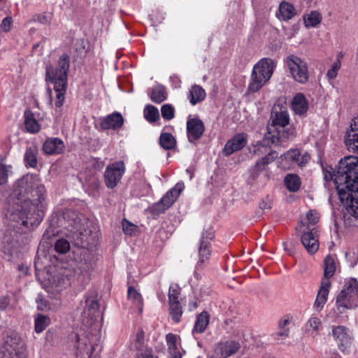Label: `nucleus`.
<instances>
[{
  "label": "nucleus",
  "mask_w": 358,
  "mask_h": 358,
  "mask_svg": "<svg viewBox=\"0 0 358 358\" xmlns=\"http://www.w3.org/2000/svg\"><path fill=\"white\" fill-rule=\"evenodd\" d=\"M259 207L262 210H267L271 208V200L266 197L259 203Z\"/></svg>",
  "instance_id": "obj_58"
},
{
  "label": "nucleus",
  "mask_w": 358,
  "mask_h": 358,
  "mask_svg": "<svg viewBox=\"0 0 358 358\" xmlns=\"http://www.w3.org/2000/svg\"><path fill=\"white\" fill-rule=\"evenodd\" d=\"M201 96V87L199 85H194L189 91V99L192 105L199 102Z\"/></svg>",
  "instance_id": "obj_41"
},
{
  "label": "nucleus",
  "mask_w": 358,
  "mask_h": 358,
  "mask_svg": "<svg viewBox=\"0 0 358 358\" xmlns=\"http://www.w3.org/2000/svg\"><path fill=\"white\" fill-rule=\"evenodd\" d=\"M127 298L138 309L139 312L143 311V299L134 287H129L127 291Z\"/></svg>",
  "instance_id": "obj_32"
},
{
  "label": "nucleus",
  "mask_w": 358,
  "mask_h": 358,
  "mask_svg": "<svg viewBox=\"0 0 358 358\" xmlns=\"http://www.w3.org/2000/svg\"><path fill=\"white\" fill-rule=\"evenodd\" d=\"M310 157L308 155H301L299 150H290L280 157L281 166L284 169H290L296 165L304 166Z\"/></svg>",
  "instance_id": "obj_17"
},
{
  "label": "nucleus",
  "mask_w": 358,
  "mask_h": 358,
  "mask_svg": "<svg viewBox=\"0 0 358 358\" xmlns=\"http://www.w3.org/2000/svg\"><path fill=\"white\" fill-rule=\"evenodd\" d=\"M50 324L49 317L42 314H38L34 320L35 331L37 334L41 333Z\"/></svg>",
  "instance_id": "obj_36"
},
{
  "label": "nucleus",
  "mask_w": 358,
  "mask_h": 358,
  "mask_svg": "<svg viewBox=\"0 0 358 358\" xmlns=\"http://www.w3.org/2000/svg\"><path fill=\"white\" fill-rule=\"evenodd\" d=\"M145 338V334L141 329H138L136 334L135 348L138 351H142L143 349V342Z\"/></svg>",
  "instance_id": "obj_47"
},
{
  "label": "nucleus",
  "mask_w": 358,
  "mask_h": 358,
  "mask_svg": "<svg viewBox=\"0 0 358 358\" xmlns=\"http://www.w3.org/2000/svg\"><path fill=\"white\" fill-rule=\"evenodd\" d=\"M181 288L177 284H171L169 289V302L181 301Z\"/></svg>",
  "instance_id": "obj_40"
},
{
  "label": "nucleus",
  "mask_w": 358,
  "mask_h": 358,
  "mask_svg": "<svg viewBox=\"0 0 358 358\" xmlns=\"http://www.w3.org/2000/svg\"><path fill=\"white\" fill-rule=\"evenodd\" d=\"M34 20L41 24H47L49 22V19L45 14H38L35 15L34 17Z\"/></svg>",
  "instance_id": "obj_57"
},
{
  "label": "nucleus",
  "mask_w": 358,
  "mask_h": 358,
  "mask_svg": "<svg viewBox=\"0 0 358 358\" xmlns=\"http://www.w3.org/2000/svg\"><path fill=\"white\" fill-rule=\"evenodd\" d=\"M37 308L41 310H46L50 308L48 301L44 299L41 295L36 298Z\"/></svg>",
  "instance_id": "obj_53"
},
{
  "label": "nucleus",
  "mask_w": 358,
  "mask_h": 358,
  "mask_svg": "<svg viewBox=\"0 0 358 358\" xmlns=\"http://www.w3.org/2000/svg\"><path fill=\"white\" fill-rule=\"evenodd\" d=\"M124 124V118L121 113L114 112L101 119L100 127L102 130L118 129Z\"/></svg>",
  "instance_id": "obj_20"
},
{
  "label": "nucleus",
  "mask_w": 358,
  "mask_h": 358,
  "mask_svg": "<svg viewBox=\"0 0 358 358\" xmlns=\"http://www.w3.org/2000/svg\"><path fill=\"white\" fill-rule=\"evenodd\" d=\"M166 341L168 346V350H176L178 348L177 346V336L169 333L166 336Z\"/></svg>",
  "instance_id": "obj_48"
},
{
  "label": "nucleus",
  "mask_w": 358,
  "mask_h": 358,
  "mask_svg": "<svg viewBox=\"0 0 358 358\" xmlns=\"http://www.w3.org/2000/svg\"><path fill=\"white\" fill-rule=\"evenodd\" d=\"M205 238L207 240L212 241L214 238V232L213 231H207Z\"/></svg>",
  "instance_id": "obj_63"
},
{
  "label": "nucleus",
  "mask_w": 358,
  "mask_h": 358,
  "mask_svg": "<svg viewBox=\"0 0 358 358\" xmlns=\"http://www.w3.org/2000/svg\"><path fill=\"white\" fill-rule=\"evenodd\" d=\"M331 282L327 279H322L320 287L317 292L313 308L317 312H320L326 304L329 293Z\"/></svg>",
  "instance_id": "obj_21"
},
{
  "label": "nucleus",
  "mask_w": 358,
  "mask_h": 358,
  "mask_svg": "<svg viewBox=\"0 0 358 358\" xmlns=\"http://www.w3.org/2000/svg\"><path fill=\"white\" fill-rule=\"evenodd\" d=\"M322 327V323L320 318L313 315L310 317L306 324V331L311 333L312 334H317L321 329Z\"/></svg>",
  "instance_id": "obj_34"
},
{
  "label": "nucleus",
  "mask_w": 358,
  "mask_h": 358,
  "mask_svg": "<svg viewBox=\"0 0 358 358\" xmlns=\"http://www.w3.org/2000/svg\"><path fill=\"white\" fill-rule=\"evenodd\" d=\"M346 133H358V117H355L350 124V129Z\"/></svg>",
  "instance_id": "obj_55"
},
{
  "label": "nucleus",
  "mask_w": 358,
  "mask_h": 358,
  "mask_svg": "<svg viewBox=\"0 0 358 358\" xmlns=\"http://www.w3.org/2000/svg\"><path fill=\"white\" fill-rule=\"evenodd\" d=\"M187 135L189 142L194 143L201 137V120L190 118L187 122Z\"/></svg>",
  "instance_id": "obj_23"
},
{
  "label": "nucleus",
  "mask_w": 358,
  "mask_h": 358,
  "mask_svg": "<svg viewBox=\"0 0 358 358\" xmlns=\"http://www.w3.org/2000/svg\"><path fill=\"white\" fill-rule=\"evenodd\" d=\"M64 148V143L59 138H48L45 141L43 146L44 152L48 155L59 154L62 152Z\"/></svg>",
  "instance_id": "obj_24"
},
{
  "label": "nucleus",
  "mask_w": 358,
  "mask_h": 358,
  "mask_svg": "<svg viewBox=\"0 0 358 358\" xmlns=\"http://www.w3.org/2000/svg\"><path fill=\"white\" fill-rule=\"evenodd\" d=\"M292 108L297 115H303L308 108V101L302 93H297L292 101Z\"/></svg>",
  "instance_id": "obj_25"
},
{
  "label": "nucleus",
  "mask_w": 358,
  "mask_h": 358,
  "mask_svg": "<svg viewBox=\"0 0 358 358\" xmlns=\"http://www.w3.org/2000/svg\"><path fill=\"white\" fill-rule=\"evenodd\" d=\"M289 122V117L287 110H280L274 113L272 115V123L268 126V132L262 141L255 143L253 152L255 154L266 152L269 146L287 138L284 129Z\"/></svg>",
  "instance_id": "obj_2"
},
{
  "label": "nucleus",
  "mask_w": 358,
  "mask_h": 358,
  "mask_svg": "<svg viewBox=\"0 0 358 358\" xmlns=\"http://www.w3.org/2000/svg\"><path fill=\"white\" fill-rule=\"evenodd\" d=\"M38 148L31 146L27 148L24 154V162L27 166L34 168L37 165Z\"/></svg>",
  "instance_id": "obj_33"
},
{
  "label": "nucleus",
  "mask_w": 358,
  "mask_h": 358,
  "mask_svg": "<svg viewBox=\"0 0 358 358\" xmlns=\"http://www.w3.org/2000/svg\"><path fill=\"white\" fill-rule=\"evenodd\" d=\"M296 230L300 235L301 242L306 250L310 255L315 254L318 250L320 245L316 229L315 227L310 228L303 221H301L296 227Z\"/></svg>",
  "instance_id": "obj_11"
},
{
  "label": "nucleus",
  "mask_w": 358,
  "mask_h": 358,
  "mask_svg": "<svg viewBox=\"0 0 358 358\" xmlns=\"http://www.w3.org/2000/svg\"><path fill=\"white\" fill-rule=\"evenodd\" d=\"M336 271L335 261L332 257L327 255L324 260V277L322 279L329 280Z\"/></svg>",
  "instance_id": "obj_31"
},
{
  "label": "nucleus",
  "mask_w": 358,
  "mask_h": 358,
  "mask_svg": "<svg viewBox=\"0 0 358 358\" xmlns=\"http://www.w3.org/2000/svg\"><path fill=\"white\" fill-rule=\"evenodd\" d=\"M55 250L60 254H65L70 250V244L65 239H59L55 244Z\"/></svg>",
  "instance_id": "obj_44"
},
{
  "label": "nucleus",
  "mask_w": 358,
  "mask_h": 358,
  "mask_svg": "<svg viewBox=\"0 0 358 358\" xmlns=\"http://www.w3.org/2000/svg\"><path fill=\"white\" fill-rule=\"evenodd\" d=\"M99 305L96 296L93 294L87 295L85 299V306L82 313L83 324L87 327H91L100 316L99 310Z\"/></svg>",
  "instance_id": "obj_15"
},
{
  "label": "nucleus",
  "mask_w": 358,
  "mask_h": 358,
  "mask_svg": "<svg viewBox=\"0 0 358 358\" xmlns=\"http://www.w3.org/2000/svg\"><path fill=\"white\" fill-rule=\"evenodd\" d=\"M201 313L197 315L196 321L195 322L194 327L192 329V334L196 340H199L198 336L201 333Z\"/></svg>",
  "instance_id": "obj_51"
},
{
  "label": "nucleus",
  "mask_w": 358,
  "mask_h": 358,
  "mask_svg": "<svg viewBox=\"0 0 358 358\" xmlns=\"http://www.w3.org/2000/svg\"><path fill=\"white\" fill-rule=\"evenodd\" d=\"M62 218L66 222L64 224L65 228L71 227V231L74 229L78 232L81 236L83 243L89 242L90 240L87 236L90 234L91 231L88 232L85 228V226L89 227L90 224L88 220L84 217H80L76 212L70 210L64 212Z\"/></svg>",
  "instance_id": "obj_9"
},
{
  "label": "nucleus",
  "mask_w": 358,
  "mask_h": 358,
  "mask_svg": "<svg viewBox=\"0 0 358 358\" xmlns=\"http://www.w3.org/2000/svg\"><path fill=\"white\" fill-rule=\"evenodd\" d=\"M358 307V282L355 278L346 280L342 290L336 299V307L334 309V317H338L346 310Z\"/></svg>",
  "instance_id": "obj_5"
},
{
  "label": "nucleus",
  "mask_w": 358,
  "mask_h": 358,
  "mask_svg": "<svg viewBox=\"0 0 358 358\" xmlns=\"http://www.w3.org/2000/svg\"><path fill=\"white\" fill-rule=\"evenodd\" d=\"M169 314L173 321L178 323L180 321L182 315V304L181 301L169 302Z\"/></svg>",
  "instance_id": "obj_29"
},
{
  "label": "nucleus",
  "mask_w": 358,
  "mask_h": 358,
  "mask_svg": "<svg viewBox=\"0 0 358 358\" xmlns=\"http://www.w3.org/2000/svg\"><path fill=\"white\" fill-rule=\"evenodd\" d=\"M144 117L150 122L157 121L159 117L158 109L152 106H147L144 110Z\"/></svg>",
  "instance_id": "obj_39"
},
{
  "label": "nucleus",
  "mask_w": 358,
  "mask_h": 358,
  "mask_svg": "<svg viewBox=\"0 0 358 358\" xmlns=\"http://www.w3.org/2000/svg\"><path fill=\"white\" fill-rule=\"evenodd\" d=\"M285 63L292 78L301 84L306 83L309 80L307 62L299 57L291 55L286 57Z\"/></svg>",
  "instance_id": "obj_8"
},
{
  "label": "nucleus",
  "mask_w": 358,
  "mask_h": 358,
  "mask_svg": "<svg viewBox=\"0 0 358 358\" xmlns=\"http://www.w3.org/2000/svg\"><path fill=\"white\" fill-rule=\"evenodd\" d=\"M11 166L2 164L0 162V185L5 184L8 180V172Z\"/></svg>",
  "instance_id": "obj_50"
},
{
  "label": "nucleus",
  "mask_w": 358,
  "mask_h": 358,
  "mask_svg": "<svg viewBox=\"0 0 358 358\" xmlns=\"http://www.w3.org/2000/svg\"><path fill=\"white\" fill-rule=\"evenodd\" d=\"M289 324V320H285L280 323V327L282 329L279 332V336L282 337H287L288 336V329H285V327Z\"/></svg>",
  "instance_id": "obj_59"
},
{
  "label": "nucleus",
  "mask_w": 358,
  "mask_h": 358,
  "mask_svg": "<svg viewBox=\"0 0 358 358\" xmlns=\"http://www.w3.org/2000/svg\"><path fill=\"white\" fill-rule=\"evenodd\" d=\"M246 143V135L244 133L238 134L227 141L222 150L223 155L226 157L230 156L234 152L241 150Z\"/></svg>",
  "instance_id": "obj_19"
},
{
  "label": "nucleus",
  "mask_w": 358,
  "mask_h": 358,
  "mask_svg": "<svg viewBox=\"0 0 358 358\" xmlns=\"http://www.w3.org/2000/svg\"><path fill=\"white\" fill-rule=\"evenodd\" d=\"M184 187L185 185L183 182H178L158 202L152 206L150 213L153 215H159L164 213L177 200Z\"/></svg>",
  "instance_id": "obj_10"
},
{
  "label": "nucleus",
  "mask_w": 358,
  "mask_h": 358,
  "mask_svg": "<svg viewBox=\"0 0 358 358\" xmlns=\"http://www.w3.org/2000/svg\"><path fill=\"white\" fill-rule=\"evenodd\" d=\"M240 348V343L234 340L220 342L214 349V357L215 358H227L235 354Z\"/></svg>",
  "instance_id": "obj_18"
},
{
  "label": "nucleus",
  "mask_w": 358,
  "mask_h": 358,
  "mask_svg": "<svg viewBox=\"0 0 358 358\" xmlns=\"http://www.w3.org/2000/svg\"><path fill=\"white\" fill-rule=\"evenodd\" d=\"M254 143L252 145V148H249L250 152L254 153L257 155H260L263 154H267L265 157H262L261 159H259L258 162H257L255 166L252 169V174L253 176H256L258 175V173L260 171H262L264 170L266 166H267L268 164L271 163L275 159L278 157V153L276 152H273L271 150V148H269L268 151L264 153H259V154H255L253 152L254 150Z\"/></svg>",
  "instance_id": "obj_22"
},
{
  "label": "nucleus",
  "mask_w": 358,
  "mask_h": 358,
  "mask_svg": "<svg viewBox=\"0 0 358 358\" xmlns=\"http://www.w3.org/2000/svg\"><path fill=\"white\" fill-rule=\"evenodd\" d=\"M170 358H181L182 355L178 348L169 351Z\"/></svg>",
  "instance_id": "obj_62"
},
{
  "label": "nucleus",
  "mask_w": 358,
  "mask_h": 358,
  "mask_svg": "<svg viewBox=\"0 0 358 358\" xmlns=\"http://www.w3.org/2000/svg\"><path fill=\"white\" fill-rule=\"evenodd\" d=\"M295 13V9L291 3L282 1L280 4L277 17L282 20H289L294 16Z\"/></svg>",
  "instance_id": "obj_27"
},
{
  "label": "nucleus",
  "mask_w": 358,
  "mask_h": 358,
  "mask_svg": "<svg viewBox=\"0 0 358 358\" xmlns=\"http://www.w3.org/2000/svg\"><path fill=\"white\" fill-rule=\"evenodd\" d=\"M322 21V15L317 11H311L303 16L304 25L307 28L315 27Z\"/></svg>",
  "instance_id": "obj_30"
},
{
  "label": "nucleus",
  "mask_w": 358,
  "mask_h": 358,
  "mask_svg": "<svg viewBox=\"0 0 358 358\" xmlns=\"http://www.w3.org/2000/svg\"><path fill=\"white\" fill-rule=\"evenodd\" d=\"M122 229L124 234L132 236L138 230V227L128 221L127 219H123L122 221Z\"/></svg>",
  "instance_id": "obj_43"
},
{
  "label": "nucleus",
  "mask_w": 358,
  "mask_h": 358,
  "mask_svg": "<svg viewBox=\"0 0 358 358\" xmlns=\"http://www.w3.org/2000/svg\"><path fill=\"white\" fill-rule=\"evenodd\" d=\"M1 358H26L24 343L16 334L8 336L6 341V350Z\"/></svg>",
  "instance_id": "obj_14"
},
{
  "label": "nucleus",
  "mask_w": 358,
  "mask_h": 358,
  "mask_svg": "<svg viewBox=\"0 0 358 358\" xmlns=\"http://www.w3.org/2000/svg\"><path fill=\"white\" fill-rule=\"evenodd\" d=\"M69 64L70 57L67 54L64 53L59 57L56 67L53 66L46 67V80L53 85L56 93L55 104L57 108L63 105L65 99Z\"/></svg>",
  "instance_id": "obj_3"
},
{
  "label": "nucleus",
  "mask_w": 358,
  "mask_h": 358,
  "mask_svg": "<svg viewBox=\"0 0 358 358\" xmlns=\"http://www.w3.org/2000/svg\"><path fill=\"white\" fill-rule=\"evenodd\" d=\"M165 91L162 85H157L152 88L150 99L156 103H160L166 99Z\"/></svg>",
  "instance_id": "obj_38"
},
{
  "label": "nucleus",
  "mask_w": 358,
  "mask_h": 358,
  "mask_svg": "<svg viewBox=\"0 0 358 358\" xmlns=\"http://www.w3.org/2000/svg\"><path fill=\"white\" fill-rule=\"evenodd\" d=\"M125 167L122 161L114 162L107 166L104 173V180L107 187L113 189L120 181Z\"/></svg>",
  "instance_id": "obj_16"
},
{
  "label": "nucleus",
  "mask_w": 358,
  "mask_h": 358,
  "mask_svg": "<svg viewBox=\"0 0 358 358\" xmlns=\"http://www.w3.org/2000/svg\"><path fill=\"white\" fill-rule=\"evenodd\" d=\"M24 126L29 133L36 134L40 131L41 127L34 117L32 112L27 110L24 113Z\"/></svg>",
  "instance_id": "obj_26"
},
{
  "label": "nucleus",
  "mask_w": 358,
  "mask_h": 358,
  "mask_svg": "<svg viewBox=\"0 0 358 358\" xmlns=\"http://www.w3.org/2000/svg\"><path fill=\"white\" fill-rule=\"evenodd\" d=\"M341 62L339 59H337L336 62H334L330 69L328 70L327 73V76L329 80L334 79L337 74L338 71L341 69Z\"/></svg>",
  "instance_id": "obj_45"
},
{
  "label": "nucleus",
  "mask_w": 358,
  "mask_h": 358,
  "mask_svg": "<svg viewBox=\"0 0 358 358\" xmlns=\"http://www.w3.org/2000/svg\"><path fill=\"white\" fill-rule=\"evenodd\" d=\"M186 172L189 174V179L191 180L193 177L194 168L193 166H190L186 170Z\"/></svg>",
  "instance_id": "obj_64"
},
{
  "label": "nucleus",
  "mask_w": 358,
  "mask_h": 358,
  "mask_svg": "<svg viewBox=\"0 0 358 358\" xmlns=\"http://www.w3.org/2000/svg\"><path fill=\"white\" fill-rule=\"evenodd\" d=\"M204 236H203V239ZM212 250L209 242L204 243L203 240V262L206 259H208L211 255Z\"/></svg>",
  "instance_id": "obj_54"
},
{
  "label": "nucleus",
  "mask_w": 358,
  "mask_h": 358,
  "mask_svg": "<svg viewBox=\"0 0 358 358\" xmlns=\"http://www.w3.org/2000/svg\"><path fill=\"white\" fill-rule=\"evenodd\" d=\"M166 341L168 346V350H176L178 348L177 346V336L169 333L166 336Z\"/></svg>",
  "instance_id": "obj_49"
},
{
  "label": "nucleus",
  "mask_w": 358,
  "mask_h": 358,
  "mask_svg": "<svg viewBox=\"0 0 358 358\" xmlns=\"http://www.w3.org/2000/svg\"><path fill=\"white\" fill-rule=\"evenodd\" d=\"M77 340V354L81 355H86L89 358H92L93 355H96L102 350L101 345V338L98 334L92 335L87 340L80 339L79 336H75Z\"/></svg>",
  "instance_id": "obj_12"
},
{
  "label": "nucleus",
  "mask_w": 358,
  "mask_h": 358,
  "mask_svg": "<svg viewBox=\"0 0 358 358\" xmlns=\"http://www.w3.org/2000/svg\"><path fill=\"white\" fill-rule=\"evenodd\" d=\"M161 112L162 117L165 120H170L174 117V108L170 104H164L162 106Z\"/></svg>",
  "instance_id": "obj_46"
},
{
  "label": "nucleus",
  "mask_w": 358,
  "mask_h": 358,
  "mask_svg": "<svg viewBox=\"0 0 358 358\" xmlns=\"http://www.w3.org/2000/svg\"><path fill=\"white\" fill-rule=\"evenodd\" d=\"M285 185L292 192H297L301 187V179L294 173L287 174L284 179Z\"/></svg>",
  "instance_id": "obj_28"
},
{
  "label": "nucleus",
  "mask_w": 358,
  "mask_h": 358,
  "mask_svg": "<svg viewBox=\"0 0 358 358\" xmlns=\"http://www.w3.org/2000/svg\"><path fill=\"white\" fill-rule=\"evenodd\" d=\"M350 162H355V164H356V165L358 164V157H355V156H348V157H345V158L343 159H341L339 162H338V164L336 167V169L334 170L332 167H329V168H327V169H323V173H324V178L326 181H330V180H334V185L336 186V188L337 189V192H338V194H339V190H338V186H340V184L337 183L336 182V179L337 178H338V176H343L342 178H344L345 180L346 181H343V182H341V186H343V188H344V191H349L351 190H353V189H356V186H355V187H350V183H355L357 184L358 182V179L357 180L355 178V177L358 176V174L357 173H350V172H348V171L347 169H348V168L350 167L349 166H347V169H343V170L342 171L341 169V166H345V164H348V163H350Z\"/></svg>",
  "instance_id": "obj_4"
},
{
  "label": "nucleus",
  "mask_w": 358,
  "mask_h": 358,
  "mask_svg": "<svg viewBox=\"0 0 358 358\" xmlns=\"http://www.w3.org/2000/svg\"><path fill=\"white\" fill-rule=\"evenodd\" d=\"M92 269L90 255L85 251L80 257L72 261L66 269L64 274L74 282L84 284L90 280Z\"/></svg>",
  "instance_id": "obj_7"
},
{
  "label": "nucleus",
  "mask_w": 358,
  "mask_h": 358,
  "mask_svg": "<svg viewBox=\"0 0 358 358\" xmlns=\"http://www.w3.org/2000/svg\"><path fill=\"white\" fill-rule=\"evenodd\" d=\"M45 187L37 175L27 174L14 185L9 199L13 203V213H18L21 218L30 220L31 223H39L45 214Z\"/></svg>",
  "instance_id": "obj_1"
},
{
  "label": "nucleus",
  "mask_w": 358,
  "mask_h": 358,
  "mask_svg": "<svg viewBox=\"0 0 358 358\" xmlns=\"http://www.w3.org/2000/svg\"><path fill=\"white\" fill-rule=\"evenodd\" d=\"M319 219L320 216L318 213L315 210H310L307 213L306 219L302 221L306 226L311 228L310 226L315 225L319 221Z\"/></svg>",
  "instance_id": "obj_42"
},
{
  "label": "nucleus",
  "mask_w": 358,
  "mask_h": 358,
  "mask_svg": "<svg viewBox=\"0 0 358 358\" xmlns=\"http://www.w3.org/2000/svg\"><path fill=\"white\" fill-rule=\"evenodd\" d=\"M136 358H157L155 357L152 355V351L151 349H145L144 351L141 352L138 355Z\"/></svg>",
  "instance_id": "obj_60"
},
{
  "label": "nucleus",
  "mask_w": 358,
  "mask_h": 358,
  "mask_svg": "<svg viewBox=\"0 0 358 358\" xmlns=\"http://www.w3.org/2000/svg\"><path fill=\"white\" fill-rule=\"evenodd\" d=\"M331 334L339 350L344 355L350 354L353 339L350 330L345 326H334Z\"/></svg>",
  "instance_id": "obj_13"
},
{
  "label": "nucleus",
  "mask_w": 358,
  "mask_h": 358,
  "mask_svg": "<svg viewBox=\"0 0 358 358\" xmlns=\"http://www.w3.org/2000/svg\"><path fill=\"white\" fill-rule=\"evenodd\" d=\"M275 64L271 58L261 59L253 66L248 85V92L255 93L259 91L271 78Z\"/></svg>",
  "instance_id": "obj_6"
},
{
  "label": "nucleus",
  "mask_w": 358,
  "mask_h": 358,
  "mask_svg": "<svg viewBox=\"0 0 358 358\" xmlns=\"http://www.w3.org/2000/svg\"><path fill=\"white\" fill-rule=\"evenodd\" d=\"M202 315H203V331L205 328L209 324L210 315L207 312L203 311Z\"/></svg>",
  "instance_id": "obj_61"
},
{
  "label": "nucleus",
  "mask_w": 358,
  "mask_h": 358,
  "mask_svg": "<svg viewBox=\"0 0 358 358\" xmlns=\"http://www.w3.org/2000/svg\"><path fill=\"white\" fill-rule=\"evenodd\" d=\"M13 24V19L11 17H6L3 19L0 24V29L4 32H8Z\"/></svg>",
  "instance_id": "obj_52"
},
{
  "label": "nucleus",
  "mask_w": 358,
  "mask_h": 358,
  "mask_svg": "<svg viewBox=\"0 0 358 358\" xmlns=\"http://www.w3.org/2000/svg\"><path fill=\"white\" fill-rule=\"evenodd\" d=\"M10 299L8 296H2L0 298V310H5L10 306Z\"/></svg>",
  "instance_id": "obj_56"
},
{
  "label": "nucleus",
  "mask_w": 358,
  "mask_h": 358,
  "mask_svg": "<svg viewBox=\"0 0 358 358\" xmlns=\"http://www.w3.org/2000/svg\"><path fill=\"white\" fill-rule=\"evenodd\" d=\"M345 143L349 151L358 153V133H346Z\"/></svg>",
  "instance_id": "obj_35"
},
{
  "label": "nucleus",
  "mask_w": 358,
  "mask_h": 358,
  "mask_svg": "<svg viewBox=\"0 0 358 358\" xmlns=\"http://www.w3.org/2000/svg\"><path fill=\"white\" fill-rule=\"evenodd\" d=\"M159 143L165 150H171L176 145V141L171 134L164 133L160 136Z\"/></svg>",
  "instance_id": "obj_37"
}]
</instances>
